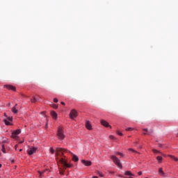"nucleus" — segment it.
<instances>
[{"mask_svg": "<svg viewBox=\"0 0 178 178\" xmlns=\"http://www.w3.org/2000/svg\"><path fill=\"white\" fill-rule=\"evenodd\" d=\"M31 102H37V98H35V97H33V99H31Z\"/></svg>", "mask_w": 178, "mask_h": 178, "instance_id": "23", "label": "nucleus"}, {"mask_svg": "<svg viewBox=\"0 0 178 178\" xmlns=\"http://www.w3.org/2000/svg\"><path fill=\"white\" fill-rule=\"evenodd\" d=\"M110 158L111 159H112L115 165H116L117 166H118V168L122 169V163H120V160L118 157H116V156L112 155L111 156Z\"/></svg>", "mask_w": 178, "mask_h": 178, "instance_id": "2", "label": "nucleus"}, {"mask_svg": "<svg viewBox=\"0 0 178 178\" xmlns=\"http://www.w3.org/2000/svg\"><path fill=\"white\" fill-rule=\"evenodd\" d=\"M81 162L83 163V165H84L85 166H91L92 165V162L90 161H86V160H81Z\"/></svg>", "mask_w": 178, "mask_h": 178, "instance_id": "11", "label": "nucleus"}, {"mask_svg": "<svg viewBox=\"0 0 178 178\" xmlns=\"http://www.w3.org/2000/svg\"><path fill=\"white\" fill-rule=\"evenodd\" d=\"M152 151H153L154 154H161L160 151L156 150L155 149H153Z\"/></svg>", "mask_w": 178, "mask_h": 178, "instance_id": "22", "label": "nucleus"}, {"mask_svg": "<svg viewBox=\"0 0 178 178\" xmlns=\"http://www.w3.org/2000/svg\"><path fill=\"white\" fill-rule=\"evenodd\" d=\"M37 152V147H31L27 150L29 155H33V154H35Z\"/></svg>", "mask_w": 178, "mask_h": 178, "instance_id": "8", "label": "nucleus"}, {"mask_svg": "<svg viewBox=\"0 0 178 178\" xmlns=\"http://www.w3.org/2000/svg\"><path fill=\"white\" fill-rule=\"evenodd\" d=\"M61 105H66V104H65L63 102H61Z\"/></svg>", "mask_w": 178, "mask_h": 178, "instance_id": "35", "label": "nucleus"}, {"mask_svg": "<svg viewBox=\"0 0 178 178\" xmlns=\"http://www.w3.org/2000/svg\"><path fill=\"white\" fill-rule=\"evenodd\" d=\"M128 150L131 151L132 152H134L135 154H140L138 152H137L135 149H131V148H129Z\"/></svg>", "mask_w": 178, "mask_h": 178, "instance_id": "20", "label": "nucleus"}, {"mask_svg": "<svg viewBox=\"0 0 178 178\" xmlns=\"http://www.w3.org/2000/svg\"><path fill=\"white\" fill-rule=\"evenodd\" d=\"M109 137H110L111 140H116V138H115V136H113L112 135H111Z\"/></svg>", "mask_w": 178, "mask_h": 178, "instance_id": "28", "label": "nucleus"}, {"mask_svg": "<svg viewBox=\"0 0 178 178\" xmlns=\"http://www.w3.org/2000/svg\"><path fill=\"white\" fill-rule=\"evenodd\" d=\"M20 133H22V130L20 129H17L15 131H14L13 133H12V136L11 137L13 138H16L17 137V136H19V134H20Z\"/></svg>", "mask_w": 178, "mask_h": 178, "instance_id": "5", "label": "nucleus"}, {"mask_svg": "<svg viewBox=\"0 0 178 178\" xmlns=\"http://www.w3.org/2000/svg\"><path fill=\"white\" fill-rule=\"evenodd\" d=\"M97 175H99L100 177H104V175L99 171H97Z\"/></svg>", "mask_w": 178, "mask_h": 178, "instance_id": "25", "label": "nucleus"}, {"mask_svg": "<svg viewBox=\"0 0 178 178\" xmlns=\"http://www.w3.org/2000/svg\"><path fill=\"white\" fill-rule=\"evenodd\" d=\"M86 127L88 130H92V126L91 125V123H90V121L86 122Z\"/></svg>", "mask_w": 178, "mask_h": 178, "instance_id": "12", "label": "nucleus"}, {"mask_svg": "<svg viewBox=\"0 0 178 178\" xmlns=\"http://www.w3.org/2000/svg\"><path fill=\"white\" fill-rule=\"evenodd\" d=\"M12 112L13 113H17V112H19V111L17 110V108H16V106L13 107L12 108Z\"/></svg>", "mask_w": 178, "mask_h": 178, "instance_id": "18", "label": "nucleus"}, {"mask_svg": "<svg viewBox=\"0 0 178 178\" xmlns=\"http://www.w3.org/2000/svg\"><path fill=\"white\" fill-rule=\"evenodd\" d=\"M111 175H113L114 172H110Z\"/></svg>", "mask_w": 178, "mask_h": 178, "instance_id": "38", "label": "nucleus"}, {"mask_svg": "<svg viewBox=\"0 0 178 178\" xmlns=\"http://www.w3.org/2000/svg\"><path fill=\"white\" fill-rule=\"evenodd\" d=\"M143 134H145H145H147V133L144 132V133H143Z\"/></svg>", "mask_w": 178, "mask_h": 178, "instance_id": "46", "label": "nucleus"}, {"mask_svg": "<svg viewBox=\"0 0 178 178\" xmlns=\"http://www.w3.org/2000/svg\"><path fill=\"white\" fill-rule=\"evenodd\" d=\"M72 161H74V162H78L79 161V157L73 154Z\"/></svg>", "mask_w": 178, "mask_h": 178, "instance_id": "16", "label": "nucleus"}, {"mask_svg": "<svg viewBox=\"0 0 178 178\" xmlns=\"http://www.w3.org/2000/svg\"><path fill=\"white\" fill-rule=\"evenodd\" d=\"M140 148H142V147H141V146H140Z\"/></svg>", "mask_w": 178, "mask_h": 178, "instance_id": "51", "label": "nucleus"}, {"mask_svg": "<svg viewBox=\"0 0 178 178\" xmlns=\"http://www.w3.org/2000/svg\"><path fill=\"white\" fill-rule=\"evenodd\" d=\"M23 141L19 142V144H22Z\"/></svg>", "mask_w": 178, "mask_h": 178, "instance_id": "42", "label": "nucleus"}, {"mask_svg": "<svg viewBox=\"0 0 178 178\" xmlns=\"http://www.w3.org/2000/svg\"><path fill=\"white\" fill-rule=\"evenodd\" d=\"M6 118L7 119H5L3 122L6 126H10V122L13 120V117H6Z\"/></svg>", "mask_w": 178, "mask_h": 178, "instance_id": "6", "label": "nucleus"}, {"mask_svg": "<svg viewBox=\"0 0 178 178\" xmlns=\"http://www.w3.org/2000/svg\"><path fill=\"white\" fill-rule=\"evenodd\" d=\"M126 130H127V131H130L133 130V128L129 127V128H127Z\"/></svg>", "mask_w": 178, "mask_h": 178, "instance_id": "29", "label": "nucleus"}, {"mask_svg": "<svg viewBox=\"0 0 178 178\" xmlns=\"http://www.w3.org/2000/svg\"><path fill=\"white\" fill-rule=\"evenodd\" d=\"M124 175H125V176H129V177H128V178H133L132 176H134V175L133 173H131V172H130V171H126L124 172Z\"/></svg>", "mask_w": 178, "mask_h": 178, "instance_id": "13", "label": "nucleus"}, {"mask_svg": "<svg viewBox=\"0 0 178 178\" xmlns=\"http://www.w3.org/2000/svg\"><path fill=\"white\" fill-rule=\"evenodd\" d=\"M143 131H146V133H147L148 136H151V134H152V133H154V130H152V129L148 130L147 129H143Z\"/></svg>", "mask_w": 178, "mask_h": 178, "instance_id": "14", "label": "nucleus"}, {"mask_svg": "<svg viewBox=\"0 0 178 178\" xmlns=\"http://www.w3.org/2000/svg\"><path fill=\"white\" fill-rule=\"evenodd\" d=\"M22 151H23L22 149H19V152H22Z\"/></svg>", "mask_w": 178, "mask_h": 178, "instance_id": "40", "label": "nucleus"}, {"mask_svg": "<svg viewBox=\"0 0 178 178\" xmlns=\"http://www.w3.org/2000/svg\"><path fill=\"white\" fill-rule=\"evenodd\" d=\"M57 137L58 140H63L65 138V134H63V127H58L57 131Z\"/></svg>", "mask_w": 178, "mask_h": 178, "instance_id": "3", "label": "nucleus"}, {"mask_svg": "<svg viewBox=\"0 0 178 178\" xmlns=\"http://www.w3.org/2000/svg\"><path fill=\"white\" fill-rule=\"evenodd\" d=\"M163 156H166V155L165 154H163Z\"/></svg>", "mask_w": 178, "mask_h": 178, "instance_id": "49", "label": "nucleus"}, {"mask_svg": "<svg viewBox=\"0 0 178 178\" xmlns=\"http://www.w3.org/2000/svg\"><path fill=\"white\" fill-rule=\"evenodd\" d=\"M119 177H122V175H119Z\"/></svg>", "mask_w": 178, "mask_h": 178, "instance_id": "50", "label": "nucleus"}, {"mask_svg": "<svg viewBox=\"0 0 178 178\" xmlns=\"http://www.w3.org/2000/svg\"><path fill=\"white\" fill-rule=\"evenodd\" d=\"M4 116H6V118H8V115H6V113H4Z\"/></svg>", "mask_w": 178, "mask_h": 178, "instance_id": "39", "label": "nucleus"}, {"mask_svg": "<svg viewBox=\"0 0 178 178\" xmlns=\"http://www.w3.org/2000/svg\"><path fill=\"white\" fill-rule=\"evenodd\" d=\"M115 154L117 155H120V156H124V155L122 153L119 152H116Z\"/></svg>", "mask_w": 178, "mask_h": 178, "instance_id": "27", "label": "nucleus"}, {"mask_svg": "<svg viewBox=\"0 0 178 178\" xmlns=\"http://www.w3.org/2000/svg\"><path fill=\"white\" fill-rule=\"evenodd\" d=\"M4 88H7L8 90H11L12 91H16V87L12 85H5Z\"/></svg>", "mask_w": 178, "mask_h": 178, "instance_id": "9", "label": "nucleus"}, {"mask_svg": "<svg viewBox=\"0 0 178 178\" xmlns=\"http://www.w3.org/2000/svg\"><path fill=\"white\" fill-rule=\"evenodd\" d=\"M1 151L3 152V154H6V150H5V145H2Z\"/></svg>", "mask_w": 178, "mask_h": 178, "instance_id": "21", "label": "nucleus"}, {"mask_svg": "<svg viewBox=\"0 0 178 178\" xmlns=\"http://www.w3.org/2000/svg\"><path fill=\"white\" fill-rule=\"evenodd\" d=\"M135 144H138V142H136V143Z\"/></svg>", "mask_w": 178, "mask_h": 178, "instance_id": "47", "label": "nucleus"}, {"mask_svg": "<svg viewBox=\"0 0 178 178\" xmlns=\"http://www.w3.org/2000/svg\"><path fill=\"white\" fill-rule=\"evenodd\" d=\"M100 123L102 126H104V127H110V129H112V126H111L109 122H106L105 120H101Z\"/></svg>", "mask_w": 178, "mask_h": 178, "instance_id": "7", "label": "nucleus"}, {"mask_svg": "<svg viewBox=\"0 0 178 178\" xmlns=\"http://www.w3.org/2000/svg\"><path fill=\"white\" fill-rule=\"evenodd\" d=\"M17 147H18L17 145H16L15 146V148L16 150L17 149Z\"/></svg>", "mask_w": 178, "mask_h": 178, "instance_id": "36", "label": "nucleus"}, {"mask_svg": "<svg viewBox=\"0 0 178 178\" xmlns=\"http://www.w3.org/2000/svg\"><path fill=\"white\" fill-rule=\"evenodd\" d=\"M168 156H169L170 158H171V159H174V160L175 161V162H177L178 159H177L176 156H173V155H170V154H169Z\"/></svg>", "mask_w": 178, "mask_h": 178, "instance_id": "17", "label": "nucleus"}, {"mask_svg": "<svg viewBox=\"0 0 178 178\" xmlns=\"http://www.w3.org/2000/svg\"><path fill=\"white\" fill-rule=\"evenodd\" d=\"M51 115L53 119H56V118H58V114L55 111H51Z\"/></svg>", "mask_w": 178, "mask_h": 178, "instance_id": "15", "label": "nucleus"}, {"mask_svg": "<svg viewBox=\"0 0 178 178\" xmlns=\"http://www.w3.org/2000/svg\"><path fill=\"white\" fill-rule=\"evenodd\" d=\"M53 108H54V109H58V106L56 104H54Z\"/></svg>", "mask_w": 178, "mask_h": 178, "instance_id": "30", "label": "nucleus"}, {"mask_svg": "<svg viewBox=\"0 0 178 178\" xmlns=\"http://www.w3.org/2000/svg\"><path fill=\"white\" fill-rule=\"evenodd\" d=\"M77 111L75 109H73L70 113V118L74 119L75 118H77Z\"/></svg>", "mask_w": 178, "mask_h": 178, "instance_id": "4", "label": "nucleus"}, {"mask_svg": "<svg viewBox=\"0 0 178 178\" xmlns=\"http://www.w3.org/2000/svg\"><path fill=\"white\" fill-rule=\"evenodd\" d=\"M49 151L51 154H54L55 153V150H54V149L52 147L49 148Z\"/></svg>", "mask_w": 178, "mask_h": 178, "instance_id": "26", "label": "nucleus"}, {"mask_svg": "<svg viewBox=\"0 0 178 178\" xmlns=\"http://www.w3.org/2000/svg\"><path fill=\"white\" fill-rule=\"evenodd\" d=\"M3 143H8V140H3Z\"/></svg>", "mask_w": 178, "mask_h": 178, "instance_id": "34", "label": "nucleus"}, {"mask_svg": "<svg viewBox=\"0 0 178 178\" xmlns=\"http://www.w3.org/2000/svg\"><path fill=\"white\" fill-rule=\"evenodd\" d=\"M159 147H162V145H159Z\"/></svg>", "mask_w": 178, "mask_h": 178, "instance_id": "48", "label": "nucleus"}, {"mask_svg": "<svg viewBox=\"0 0 178 178\" xmlns=\"http://www.w3.org/2000/svg\"><path fill=\"white\" fill-rule=\"evenodd\" d=\"M15 106V108H16V106H17V104H15V106Z\"/></svg>", "mask_w": 178, "mask_h": 178, "instance_id": "44", "label": "nucleus"}, {"mask_svg": "<svg viewBox=\"0 0 178 178\" xmlns=\"http://www.w3.org/2000/svg\"><path fill=\"white\" fill-rule=\"evenodd\" d=\"M45 172V170H43V171H38V173L40 175V177H41V176H42V175H44V172Z\"/></svg>", "mask_w": 178, "mask_h": 178, "instance_id": "24", "label": "nucleus"}, {"mask_svg": "<svg viewBox=\"0 0 178 178\" xmlns=\"http://www.w3.org/2000/svg\"><path fill=\"white\" fill-rule=\"evenodd\" d=\"M7 106H10V103H8V104H7Z\"/></svg>", "mask_w": 178, "mask_h": 178, "instance_id": "37", "label": "nucleus"}, {"mask_svg": "<svg viewBox=\"0 0 178 178\" xmlns=\"http://www.w3.org/2000/svg\"><path fill=\"white\" fill-rule=\"evenodd\" d=\"M92 178H98V177L94 176V177H92Z\"/></svg>", "mask_w": 178, "mask_h": 178, "instance_id": "41", "label": "nucleus"}, {"mask_svg": "<svg viewBox=\"0 0 178 178\" xmlns=\"http://www.w3.org/2000/svg\"><path fill=\"white\" fill-rule=\"evenodd\" d=\"M159 175L163 177H166L167 176L165 172H163V169L162 168H159Z\"/></svg>", "mask_w": 178, "mask_h": 178, "instance_id": "10", "label": "nucleus"}, {"mask_svg": "<svg viewBox=\"0 0 178 178\" xmlns=\"http://www.w3.org/2000/svg\"><path fill=\"white\" fill-rule=\"evenodd\" d=\"M0 168H2V164H0Z\"/></svg>", "mask_w": 178, "mask_h": 178, "instance_id": "43", "label": "nucleus"}, {"mask_svg": "<svg viewBox=\"0 0 178 178\" xmlns=\"http://www.w3.org/2000/svg\"><path fill=\"white\" fill-rule=\"evenodd\" d=\"M156 159H157L159 163H162V159H163L162 156H159L156 157Z\"/></svg>", "mask_w": 178, "mask_h": 178, "instance_id": "19", "label": "nucleus"}, {"mask_svg": "<svg viewBox=\"0 0 178 178\" xmlns=\"http://www.w3.org/2000/svg\"><path fill=\"white\" fill-rule=\"evenodd\" d=\"M65 154H72V152L67 150V149H63L61 147H56V159L57 161L59 173L61 176H65V170L66 168H72L73 165L68 164L65 158Z\"/></svg>", "mask_w": 178, "mask_h": 178, "instance_id": "1", "label": "nucleus"}, {"mask_svg": "<svg viewBox=\"0 0 178 178\" xmlns=\"http://www.w3.org/2000/svg\"><path fill=\"white\" fill-rule=\"evenodd\" d=\"M177 137H178V133L176 134Z\"/></svg>", "mask_w": 178, "mask_h": 178, "instance_id": "45", "label": "nucleus"}, {"mask_svg": "<svg viewBox=\"0 0 178 178\" xmlns=\"http://www.w3.org/2000/svg\"><path fill=\"white\" fill-rule=\"evenodd\" d=\"M54 102H55V103L58 102V99L54 98Z\"/></svg>", "mask_w": 178, "mask_h": 178, "instance_id": "33", "label": "nucleus"}, {"mask_svg": "<svg viewBox=\"0 0 178 178\" xmlns=\"http://www.w3.org/2000/svg\"><path fill=\"white\" fill-rule=\"evenodd\" d=\"M138 176H141V175H143V172H141V171L138 172Z\"/></svg>", "mask_w": 178, "mask_h": 178, "instance_id": "32", "label": "nucleus"}, {"mask_svg": "<svg viewBox=\"0 0 178 178\" xmlns=\"http://www.w3.org/2000/svg\"><path fill=\"white\" fill-rule=\"evenodd\" d=\"M117 134H118V136H123V134H122L121 132L117 131Z\"/></svg>", "mask_w": 178, "mask_h": 178, "instance_id": "31", "label": "nucleus"}]
</instances>
